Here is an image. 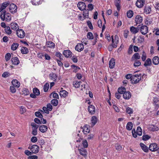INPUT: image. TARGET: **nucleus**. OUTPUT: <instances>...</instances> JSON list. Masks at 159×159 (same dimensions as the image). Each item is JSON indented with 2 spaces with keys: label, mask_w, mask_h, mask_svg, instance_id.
Returning <instances> with one entry per match:
<instances>
[{
  "label": "nucleus",
  "mask_w": 159,
  "mask_h": 159,
  "mask_svg": "<svg viewBox=\"0 0 159 159\" xmlns=\"http://www.w3.org/2000/svg\"><path fill=\"white\" fill-rule=\"evenodd\" d=\"M126 91V89L125 88L121 87L118 89V92L120 94H124Z\"/></svg>",
  "instance_id": "a19ab883"
},
{
  "label": "nucleus",
  "mask_w": 159,
  "mask_h": 159,
  "mask_svg": "<svg viewBox=\"0 0 159 159\" xmlns=\"http://www.w3.org/2000/svg\"><path fill=\"white\" fill-rule=\"evenodd\" d=\"M16 34L18 37L22 39L23 38L25 35V32L22 29H18L16 31Z\"/></svg>",
  "instance_id": "0eeeda50"
},
{
  "label": "nucleus",
  "mask_w": 159,
  "mask_h": 159,
  "mask_svg": "<svg viewBox=\"0 0 159 159\" xmlns=\"http://www.w3.org/2000/svg\"><path fill=\"white\" fill-rule=\"evenodd\" d=\"M11 28L12 30H16L17 28H18V25L16 23L12 22L11 23Z\"/></svg>",
  "instance_id": "473e14b6"
},
{
  "label": "nucleus",
  "mask_w": 159,
  "mask_h": 159,
  "mask_svg": "<svg viewBox=\"0 0 159 159\" xmlns=\"http://www.w3.org/2000/svg\"><path fill=\"white\" fill-rule=\"evenodd\" d=\"M140 28V30L141 34L143 35L146 34L148 31V27L145 25H143L141 26Z\"/></svg>",
  "instance_id": "423d86ee"
},
{
  "label": "nucleus",
  "mask_w": 159,
  "mask_h": 159,
  "mask_svg": "<svg viewBox=\"0 0 159 159\" xmlns=\"http://www.w3.org/2000/svg\"><path fill=\"white\" fill-rule=\"evenodd\" d=\"M11 57V54L10 53H7L5 56V59L6 61H8L10 58Z\"/></svg>",
  "instance_id": "69168bd1"
},
{
  "label": "nucleus",
  "mask_w": 159,
  "mask_h": 159,
  "mask_svg": "<svg viewBox=\"0 0 159 159\" xmlns=\"http://www.w3.org/2000/svg\"><path fill=\"white\" fill-rule=\"evenodd\" d=\"M141 65V62L137 60H136L134 62V67H138L140 66Z\"/></svg>",
  "instance_id": "8fccbe9b"
},
{
  "label": "nucleus",
  "mask_w": 159,
  "mask_h": 159,
  "mask_svg": "<svg viewBox=\"0 0 159 159\" xmlns=\"http://www.w3.org/2000/svg\"><path fill=\"white\" fill-rule=\"evenodd\" d=\"M139 28L131 26L130 28V31L133 34H135L138 33L139 30Z\"/></svg>",
  "instance_id": "6ab92c4d"
},
{
  "label": "nucleus",
  "mask_w": 159,
  "mask_h": 159,
  "mask_svg": "<svg viewBox=\"0 0 159 159\" xmlns=\"http://www.w3.org/2000/svg\"><path fill=\"white\" fill-rule=\"evenodd\" d=\"M63 88H61V90L59 92V93L61 97L65 98L68 94V93L66 91L63 90Z\"/></svg>",
  "instance_id": "9b49d317"
},
{
  "label": "nucleus",
  "mask_w": 159,
  "mask_h": 159,
  "mask_svg": "<svg viewBox=\"0 0 159 159\" xmlns=\"http://www.w3.org/2000/svg\"><path fill=\"white\" fill-rule=\"evenodd\" d=\"M81 83V82L80 81L74 82L73 83V86L75 88H79L80 87Z\"/></svg>",
  "instance_id": "58836bf2"
},
{
  "label": "nucleus",
  "mask_w": 159,
  "mask_h": 159,
  "mask_svg": "<svg viewBox=\"0 0 159 159\" xmlns=\"http://www.w3.org/2000/svg\"><path fill=\"white\" fill-rule=\"evenodd\" d=\"M19 46V44L17 43H13L11 45V49L13 51L16 50Z\"/></svg>",
  "instance_id": "ea45409f"
},
{
  "label": "nucleus",
  "mask_w": 159,
  "mask_h": 159,
  "mask_svg": "<svg viewBox=\"0 0 159 159\" xmlns=\"http://www.w3.org/2000/svg\"><path fill=\"white\" fill-rule=\"evenodd\" d=\"M143 21V18L140 15H137L135 18V21L136 23V25L141 23Z\"/></svg>",
  "instance_id": "dca6fc26"
},
{
  "label": "nucleus",
  "mask_w": 159,
  "mask_h": 159,
  "mask_svg": "<svg viewBox=\"0 0 159 159\" xmlns=\"http://www.w3.org/2000/svg\"><path fill=\"white\" fill-rule=\"evenodd\" d=\"M137 134L139 136H141L142 134V129L140 126L137 127L136 130Z\"/></svg>",
  "instance_id": "79ce46f5"
},
{
  "label": "nucleus",
  "mask_w": 159,
  "mask_h": 159,
  "mask_svg": "<svg viewBox=\"0 0 159 159\" xmlns=\"http://www.w3.org/2000/svg\"><path fill=\"white\" fill-rule=\"evenodd\" d=\"M0 18L2 21L6 20L10 21L11 20V15L10 13L6 12L5 11L1 12L0 16Z\"/></svg>",
  "instance_id": "f257e3e1"
},
{
  "label": "nucleus",
  "mask_w": 159,
  "mask_h": 159,
  "mask_svg": "<svg viewBox=\"0 0 159 159\" xmlns=\"http://www.w3.org/2000/svg\"><path fill=\"white\" fill-rule=\"evenodd\" d=\"M82 131L84 132V134H86L87 133H89L90 131V129L88 127V125H84L83 128H82Z\"/></svg>",
  "instance_id": "7c9ffc66"
},
{
  "label": "nucleus",
  "mask_w": 159,
  "mask_h": 159,
  "mask_svg": "<svg viewBox=\"0 0 159 159\" xmlns=\"http://www.w3.org/2000/svg\"><path fill=\"white\" fill-rule=\"evenodd\" d=\"M84 10L83 15L84 17H87L89 16L88 10L84 9Z\"/></svg>",
  "instance_id": "4d7b16f0"
},
{
  "label": "nucleus",
  "mask_w": 159,
  "mask_h": 159,
  "mask_svg": "<svg viewBox=\"0 0 159 159\" xmlns=\"http://www.w3.org/2000/svg\"><path fill=\"white\" fill-rule=\"evenodd\" d=\"M43 111L41 110V111L42 112H43V113L45 112L48 114L49 113V111L48 110V108L47 107H44L43 108Z\"/></svg>",
  "instance_id": "864d4df0"
},
{
  "label": "nucleus",
  "mask_w": 159,
  "mask_h": 159,
  "mask_svg": "<svg viewBox=\"0 0 159 159\" xmlns=\"http://www.w3.org/2000/svg\"><path fill=\"white\" fill-rule=\"evenodd\" d=\"M133 127V124L131 122H128L126 126V129L128 130H131Z\"/></svg>",
  "instance_id": "72a5a7b5"
},
{
  "label": "nucleus",
  "mask_w": 159,
  "mask_h": 159,
  "mask_svg": "<svg viewBox=\"0 0 159 159\" xmlns=\"http://www.w3.org/2000/svg\"><path fill=\"white\" fill-rule=\"evenodd\" d=\"M31 2L33 5H37L40 4V0H33Z\"/></svg>",
  "instance_id": "09e8293b"
},
{
  "label": "nucleus",
  "mask_w": 159,
  "mask_h": 159,
  "mask_svg": "<svg viewBox=\"0 0 159 159\" xmlns=\"http://www.w3.org/2000/svg\"><path fill=\"white\" fill-rule=\"evenodd\" d=\"M140 145L142 150L145 152H147L148 151V147L143 143H141Z\"/></svg>",
  "instance_id": "a878e982"
},
{
  "label": "nucleus",
  "mask_w": 159,
  "mask_h": 159,
  "mask_svg": "<svg viewBox=\"0 0 159 159\" xmlns=\"http://www.w3.org/2000/svg\"><path fill=\"white\" fill-rule=\"evenodd\" d=\"M153 101L154 105H155V108L158 109L159 107V100L157 98H154Z\"/></svg>",
  "instance_id": "c85d7f7f"
},
{
  "label": "nucleus",
  "mask_w": 159,
  "mask_h": 159,
  "mask_svg": "<svg viewBox=\"0 0 159 159\" xmlns=\"http://www.w3.org/2000/svg\"><path fill=\"white\" fill-rule=\"evenodd\" d=\"M10 4V3L8 2H6L2 3V5L0 8V12H2L4 9Z\"/></svg>",
  "instance_id": "a211bd4d"
},
{
  "label": "nucleus",
  "mask_w": 159,
  "mask_h": 159,
  "mask_svg": "<svg viewBox=\"0 0 159 159\" xmlns=\"http://www.w3.org/2000/svg\"><path fill=\"white\" fill-rule=\"evenodd\" d=\"M144 12L146 14H151L152 10L151 6H146L144 9Z\"/></svg>",
  "instance_id": "9d476101"
},
{
  "label": "nucleus",
  "mask_w": 159,
  "mask_h": 159,
  "mask_svg": "<svg viewBox=\"0 0 159 159\" xmlns=\"http://www.w3.org/2000/svg\"><path fill=\"white\" fill-rule=\"evenodd\" d=\"M48 129L47 127L45 125H43L40 126L39 127V130L43 133L46 132Z\"/></svg>",
  "instance_id": "4be33fe9"
},
{
  "label": "nucleus",
  "mask_w": 159,
  "mask_h": 159,
  "mask_svg": "<svg viewBox=\"0 0 159 159\" xmlns=\"http://www.w3.org/2000/svg\"><path fill=\"white\" fill-rule=\"evenodd\" d=\"M17 8L16 5L14 3H11L10 4L9 6V11L10 12L13 14H14L17 12Z\"/></svg>",
  "instance_id": "20e7f679"
},
{
  "label": "nucleus",
  "mask_w": 159,
  "mask_h": 159,
  "mask_svg": "<svg viewBox=\"0 0 159 159\" xmlns=\"http://www.w3.org/2000/svg\"><path fill=\"white\" fill-rule=\"evenodd\" d=\"M50 79L54 81H56L57 76L56 74L54 73H51L49 74Z\"/></svg>",
  "instance_id": "5701e85b"
},
{
  "label": "nucleus",
  "mask_w": 159,
  "mask_h": 159,
  "mask_svg": "<svg viewBox=\"0 0 159 159\" xmlns=\"http://www.w3.org/2000/svg\"><path fill=\"white\" fill-rule=\"evenodd\" d=\"M149 149L152 151H156L158 149L157 145L156 143L151 144L149 148Z\"/></svg>",
  "instance_id": "1a4fd4ad"
},
{
  "label": "nucleus",
  "mask_w": 159,
  "mask_h": 159,
  "mask_svg": "<svg viewBox=\"0 0 159 159\" xmlns=\"http://www.w3.org/2000/svg\"><path fill=\"white\" fill-rule=\"evenodd\" d=\"M115 65V61L114 59H111L109 62V67L111 69L113 68Z\"/></svg>",
  "instance_id": "2f4dec72"
},
{
  "label": "nucleus",
  "mask_w": 159,
  "mask_h": 159,
  "mask_svg": "<svg viewBox=\"0 0 159 159\" xmlns=\"http://www.w3.org/2000/svg\"><path fill=\"white\" fill-rule=\"evenodd\" d=\"M4 30L6 33L8 34H11V30L9 26H7Z\"/></svg>",
  "instance_id": "c03bdc74"
},
{
  "label": "nucleus",
  "mask_w": 159,
  "mask_h": 159,
  "mask_svg": "<svg viewBox=\"0 0 159 159\" xmlns=\"http://www.w3.org/2000/svg\"><path fill=\"white\" fill-rule=\"evenodd\" d=\"M20 51L21 53L23 54H26L29 52L28 49L27 48L25 47L21 48Z\"/></svg>",
  "instance_id": "f704fd0d"
},
{
  "label": "nucleus",
  "mask_w": 159,
  "mask_h": 159,
  "mask_svg": "<svg viewBox=\"0 0 159 159\" xmlns=\"http://www.w3.org/2000/svg\"><path fill=\"white\" fill-rule=\"evenodd\" d=\"M82 144L84 148H87L88 146V143L86 140H84L83 141Z\"/></svg>",
  "instance_id": "052dcab7"
},
{
  "label": "nucleus",
  "mask_w": 159,
  "mask_h": 159,
  "mask_svg": "<svg viewBox=\"0 0 159 159\" xmlns=\"http://www.w3.org/2000/svg\"><path fill=\"white\" fill-rule=\"evenodd\" d=\"M98 120V119L96 116H92L91 120L92 125L93 126L95 125L97 122Z\"/></svg>",
  "instance_id": "b1692460"
},
{
  "label": "nucleus",
  "mask_w": 159,
  "mask_h": 159,
  "mask_svg": "<svg viewBox=\"0 0 159 159\" xmlns=\"http://www.w3.org/2000/svg\"><path fill=\"white\" fill-rule=\"evenodd\" d=\"M133 57L136 59H139L140 58V56L139 55V54L138 53H135Z\"/></svg>",
  "instance_id": "bf43d9fd"
},
{
  "label": "nucleus",
  "mask_w": 159,
  "mask_h": 159,
  "mask_svg": "<svg viewBox=\"0 0 159 159\" xmlns=\"http://www.w3.org/2000/svg\"><path fill=\"white\" fill-rule=\"evenodd\" d=\"M111 41L112 42V44H111V46L114 48H116L117 46V44L119 42L118 40V36L116 35L115 36V40H114L113 36H111Z\"/></svg>",
  "instance_id": "7ed1b4c3"
},
{
  "label": "nucleus",
  "mask_w": 159,
  "mask_h": 159,
  "mask_svg": "<svg viewBox=\"0 0 159 159\" xmlns=\"http://www.w3.org/2000/svg\"><path fill=\"white\" fill-rule=\"evenodd\" d=\"M30 94V92L28 89L26 88H23L22 90V94L24 95H27Z\"/></svg>",
  "instance_id": "c9c22d12"
},
{
  "label": "nucleus",
  "mask_w": 159,
  "mask_h": 159,
  "mask_svg": "<svg viewBox=\"0 0 159 159\" xmlns=\"http://www.w3.org/2000/svg\"><path fill=\"white\" fill-rule=\"evenodd\" d=\"M31 125L33 127V128L38 129V128L39 127V125H36L33 122L31 124Z\"/></svg>",
  "instance_id": "338daca9"
},
{
  "label": "nucleus",
  "mask_w": 159,
  "mask_h": 159,
  "mask_svg": "<svg viewBox=\"0 0 159 159\" xmlns=\"http://www.w3.org/2000/svg\"><path fill=\"white\" fill-rule=\"evenodd\" d=\"M88 110L90 114H93L95 112V107L93 105H90L88 107Z\"/></svg>",
  "instance_id": "ddd939ff"
},
{
  "label": "nucleus",
  "mask_w": 159,
  "mask_h": 159,
  "mask_svg": "<svg viewBox=\"0 0 159 159\" xmlns=\"http://www.w3.org/2000/svg\"><path fill=\"white\" fill-rule=\"evenodd\" d=\"M87 24L89 28L91 30H93V29L91 22L90 21H88L87 22Z\"/></svg>",
  "instance_id": "680f3d73"
},
{
  "label": "nucleus",
  "mask_w": 159,
  "mask_h": 159,
  "mask_svg": "<svg viewBox=\"0 0 159 159\" xmlns=\"http://www.w3.org/2000/svg\"><path fill=\"white\" fill-rule=\"evenodd\" d=\"M131 93L129 91H125L123 94V98L126 99H129L131 97Z\"/></svg>",
  "instance_id": "f3484780"
},
{
  "label": "nucleus",
  "mask_w": 159,
  "mask_h": 159,
  "mask_svg": "<svg viewBox=\"0 0 159 159\" xmlns=\"http://www.w3.org/2000/svg\"><path fill=\"white\" fill-rule=\"evenodd\" d=\"M133 12L131 10H129L127 11V15L129 18H131L133 15Z\"/></svg>",
  "instance_id": "49530a36"
},
{
  "label": "nucleus",
  "mask_w": 159,
  "mask_h": 159,
  "mask_svg": "<svg viewBox=\"0 0 159 159\" xmlns=\"http://www.w3.org/2000/svg\"><path fill=\"white\" fill-rule=\"evenodd\" d=\"M120 0H115V5L116 7L117 10L118 11L120 9Z\"/></svg>",
  "instance_id": "4c0bfd02"
},
{
  "label": "nucleus",
  "mask_w": 159,
  "mask_h": 159,
  "mask_svg": "<svg viewBox=\"0 0 159 159\" xmlns=\"http://www.w3.org/2000/svg\"><path fill=\"white\" fill-rule=\"evenodd\" d=\"M46 46L47 48H54L55 46V44L52 41H49L47 42Z\"/></svg>",
  "instance_id": "412c9836"
},
{
  "label": "nucleus",
  "mask_w": 159,
  "mask_h": 159,
  "mask_svg": "<svg viewBox=\"0 0 159 159\" xmlns=\"http://www.w3.org/2000/svg\"><path fill=\"white\" fill-rule=\"evenodd\" d=\"M149 129L150 130L152 131H157L159 130V128L157 126L152 125L150 126Z\"/></svg>",
  "instance_id": "e433bc0d"
},
{
  "label": "nucleus",
  "mask_w": 159,
  "mask_h": 159,
  "mask_svg": "<svg viewBox=\"0 0 159 159\" xmlns=\"http://www.w3.org/2000/svg\"><path fill=\"white\" fill-rule=\"evenodd\" d=\"M138 40L139 43H142L144 41V37L140 36L138 39Z\"/></svg>",
  "instance_id": "6e6d98bb"
},
{
  "label": "nucleus",
  "mask_w": 159,
  "mask_h": 159,
  "mask_svg": "<svg viewBox=\"0 0 159 159\" xmlns=\"http://www.w3.org/2000/svg\"><path fill=\"white\" fill-rule=\"evenodd\" d=\"M78 150L80 155L85 157L87 156V151L84 148H81L78 149Z\"/></svg>",
  "instance_id": "2eb2a0df"
},
{
  "label": "nucleus",
  "mask_w": 159,
  "mask_h": 159,
  "mask_svg": "<svg viewBox=\"0 0 159 159\" xmlns=\"http://www.w3.org/2000/svg\"><path fill=\"white\" fill-rule=\"evenodd\" d=\"M51 104L54 106H56L58 104V101L57 99H53L51 101Z\"/></svg>",
  "instance_id": "a18cd8bd"
},
{
  "label": "nucleus",
  "mask_w": 159,
  "mask_h": 159,
  "mask_svg": "<svg viewBox=\"0 0 159 159\" xmlns=\"http://www.w3.org/2000/svg\"><path fill=\"white\" fill-rule=\"evenodd\" d=\"M63 55L66 57H70L72 52L69 50H65L63 52Z\"/></svg>",
  "instance_id": "aec40b11"
},
{
  "label": "nucleus",
  "mask_w": 159,
  "mask_h": 159,
  "mask_svg": "<svg viewBox=\"0 0 159 159\" xmlns=\"http://www.w3.org/2000/svg\"><path fill=\"white\" fill-rule=\"evenodd\" d=\"M77 7L81 11H83L85 9L86 5L84 2H79L77 4Z\"/></svg>",
  "instance_id": "6e6552de"
},
{
  "label": "nucleus",
  "mask_w": 159,
  "mask_h": 159,
  "mask_svg": "<svg viewBox=\"0 0 159 159\" xmlns=\"http://www.w3.org/2000/svg\"><path fill=\"white\" fill-rule=\"evenodd\" d=\"M12 85L15 87L18 88L20 85V83L16 80H13L11 81Z\"/></svg>",
  "instance_id": "393cba45"
},
{
  "label": "nucleus",
  "mask_w": 159,
  "mask_h": 159,
  "mask_svg": "<svg viewBox=\"0 0 159 159\" xmlns=\"http://www.w3.org/2000/svg\"><path fill=\"white\" fill-rule=\"evenodd\" d=\"M49 87V84L48 83H46L44 86L43 90L45 92H46L48 91Z\"/></svg>",
  "instance_id": "3c124183"
},
{
  "label": "nucleus",
  "mask_w": 159,
  "mask_h": 159,
  "mask_svg": "<svg viewBox=\"0 0 159 159\" xmlns=\"http://www.w3.org/2000/svg\"><path fill=\"white\" fill-rule=\"evenodd\" d=\"M84 49V46L82 43H78L75 47V49L78 52H80Z\"/></svg>",
  "instance_id": "f8f14e48"
},
{
  "label": "nucleus",
  "mask_w": 159,
  "mask_h": 159,
  "mask_svg": "<svg viewBox=\"0 0 159 159\" xmlns=\"http://www.w3.org/2000/svg\"><path fill=\"white\" fill-rule=\"evenodd\" d=\"M10 90L11 92L13 93H15L16 92V89L14 86H11L10 87Z\"/></svg>",
  "instance_id": "0e129e2a"
},
{
  "label": "nucleus",
  "mask_w": 159,
  "mask_h": 159,
  "mask_svg": "<svg viewBox=\"0 0 159 159\" xmlns=\"http://www.w3.org/2000/svg\"><path fill=\"white\" fill-rule=\"evenodd\" d=\"M94 6L92 4H89L88 5V9H87L88 11H92L93 9Z\"/></svg>",
  "instance_id": "13d9d810"
},
{
  "label": "nucleus",
  "mask_w": 159,
  "mask_h": 159,
  "mask_svg": "<svg viewBox=\"0 0 159 159\" xmlns=\"http://www.w3.org/2000/svg\"><path fill=\"white\" fill-rule=\"evenodd\" d=\"M20 112L21 114H22L25 113L26 111V109L25 107H24L22 106L20 107Z\"/></svg>",
  "instance_id": "e2e57ef3"
},
{
  "label": "nucleus",
  "mask_w": 159,
  "mask_h": 159,
  "mask_svg": "<svg viewBox=\"0 0 159 159\" xmlns=\"http://www.w3.org/2000/svg\"><path fill=\"white\" fill-rule=\"evenodd\" d=\"M35 116L39 118H42L43 117V116L42 114L39 111H37L35 112Z\"/></svg>",
  "instance_id": "5fc2aeb1"
},
{
  "label": "nucleus",
  "mask_w": 159,
  "mask_h": 159,
  "mask_svg": "<svg viewBox=\"0 0 159 159\" xmlns=\"http://www.w3.org/2000/svg\"><path fill=\"white\" fill-rule=\"evenodd\" d=\"M126 111L128 114H130L133 113V110L129 107H127L126 109Z\"/></svg>",
  "instance_id": "de8ad7c7"
},
{
  "label": "nucleus",
  "mask_w": 159,
  "mask_h": 159,
  "mask_svg": "<svg viewBox=\"0 0 159 159\" xmlns=\"http://www.w3.org/2000/svg\"><path fill=\"white\" fill-rule=\"evenodd\" d=\"M33 92L36 96H38L40 94L39 90L36 88H34L33 89Z\"/></svg>",
  "instance_id": "37998d69"
},
{
  "label": "nucleus",
  "mask_w": 159,
  "mask_h": 159,
  "mask_svg": "<svg viewBox=\"0 0 159 159\" xmlns=\"http://www.w3.org/2000/svg\"><path fill=\"white\" fill-rule=\"evenodd\" d=\"M144 0H137L136 3V6L139 8L142 7L144 3Z\"/></svg>",
  "instance_id": "4468645a"
},
{
  "label": "nucleus",
  "mask_w": 159,
  "mask_h": 159,
  "mask_svg": "<svg viewBox=\"0 0 159 159\" xmlns=\"http://www.w3.org/2000/svg\"><path fill=\"white\" fill-rule=\"evenodd\" d=\"M141 74H136L133 75L132 79H131L132 84H136L139 83L141 80Z\"/></svg>",
  "instance_id": "f03ea898"
},
{
  "label": "nucleus",
  "mask_w": 159,
  "mask_h": 159,
  "mask_svg": "<svg viewBox=\"0 0 159 159\" xmlns=\"http://www.w3.org/2000/svg\"><path fill=\"white\" fill-rule=\"evenodd\" d=\"M150 138V137L148 135H143V139L145 141H146L149 139Z\"/></svg>",
  "instance_id": "774afa93"
},
{
  "label": "nucleus",
  "mask_w": 159,
  "mask_h": 159,
  "mask_svg": "<svg viewBox=\"0 0 159 159\" xmlns=\"http://www.w3.org/2000/svg\"><path fill=\"white\" fill-rule=\"evenodd\" d=\"M152 61L151 59L150 58H148L145 61L144 66L145 67L151 66L152 65Z\"/></svg>",
  "instance_id": "cd10ccee"
},
{
  "label": "nucleus",
  "mask_w": 159,
  "mask_h": 159,
  "mask_svg": "<svg viewBox=\"0 0 159 159\" xmlns=\"http://www.w3.org/2000/svg\"><path fill=\"white\" fill-rule=\"evenodd\" d=\"M87 37L89 39H92L93 38V34L90 32H89L88 33Z\"/></svg>",
  "instance_id": "603ef678"
},
{
  "label": "nucleus",
  "mask_w": 159,
  "mask_h": 159,
  "mask_svg": "<svg viewBox=\"0 0 159 159\" xmlns=\"http://www.w3.org/2000/svg\"><path fill=\"white\" fill-rule=\"evenodd\" d=\"M28 148L30 149V150L34 153H38L39 150V147L36 145H34L31 146L30 148L29 147Z\"/></svg>",
  "instance_id": "39448f33"
},
{
  "label": "nucleus",
  "mask_w": 159,
  "mask_h": 159,
  "mask_svg": "<svg viewBox=\"0 0 159 159\" xmlns=\"http://www.w3.org/2000/svg\"><path fill=\"white\" fill-rule=\"evenodd\" d=\"M11 61L13 64L17 65L19 63V61L17 57H14L11 58Z\"/></svg>",
  "instance_id": "bb28decb"
},
{
  "label": "nucleus",
  "mask_w": 159,
  "mask_h": 159,
  "mask_svg": "<svg viewBox=\"0 0 159 159\" xmlns=\"http://www.w3.org/2000/svg\"><path fill=\"white\" fill-rule=\"evenodd\" d=\"M153 63L155 65H157L159 63V57L158 56L154 57L152 59Z\"/></svg>",
  "instance_id": "c756f323"
}]
</instances>
